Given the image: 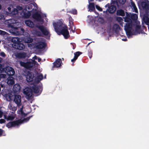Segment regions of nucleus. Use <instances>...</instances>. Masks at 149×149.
Masks as SVG:
<instances>
[{
	"instance_id": "nucleus-12",
	"label": "nucleus",
	"mask_w": 149,
	"mask_h": 149,
	"mask_svg": "<svg viewBox=\"0 0 149 149\" xmlns=\"http://www.w3.org/2000/svg\"><path fill=\"white\" fill-rule=\"evenodd\" d=\"M28 38H25L24 39H22V38H19L17 37H14L12 38L11 41L12 42L15 44L16 46L17 45V43L19 42H24L26 43L24 41L25 40L27 41V40L28 39Z\"/></svg>"
},
{
	"instance_id": "nucleus-52",
	"label": "nucleus",
	"mask_w": 149,
	"mask_h": 149,
	"mask_svg": "<svg viewBox=\"0 0 149 149\" xmlns=\"http://www.w3.org/2000/svg\"><path fill=\"white\" fill-rule=\"evenodd\" d=\"M148 29H149V25H148Z\"/></svg>"
},
{
	"instance_id": "nucleus-48",
	"label": "nucleus",
	"mask_w": 149,
	"mask_h": 149,
	"mask_svg": "<svg viewBox=\"0 0 149 149\" xmlns=\"http://www.w3.org/2000/svg\"><path fill=\"white\" fill-rule=\"evenodd\" d=\"M89 58H91L92 56V54L90 53L89 54Z\"/></svg>"
},
{
	"instance_id": "nucleus-43",
	"label": "nucleus",
	"mask_w": 149,
	"mask_h": 149,
	"mask_svg": "<svg viewBox=\"0 0 149 149\" xmlns=\"http://www.w3.org/2000/svg\"><path fill=\"white\" fill-rule=\"evenodd\" d=\"M0 55L3 57H5L6 56V54L3 52H1L0 53Z\"/></svg>"
},
{
	"instance_id": "nucleus-5",
	"label": "nucleus",
	"mask_w": 149,
	"mask_h": 149,
	"mask_svg": "<svg viewBox=\"0 0 149 149\" xmlns=\"http://www.w3.org/2000/svg\"><path fill=\"white\" fill-rule=\"evenodd\" d=\"M27 41L25 40L24 41L28 44V47L31 49L36 47L39 49H42L44 48L46 45L45 43L44 42H39L36 44H34L33 42V39L30 38H29Z\"/></svg>"
},
{
	"instance_id": "nucleus-51",
	"label": "nucleus",
	"mask_w": 149,
	"mask_h": 149,
	"mask_svg": "<svg viewBox=\"0 0 149 149\" xmlns=\"http://www.w3.org/2000/svg\"><path fill=\"white\" fill-rule=\"evenodd\" d=\"M1 8V5L0 4V9Z\"/></svg>"
},
{
	"instance_id": "nucleus-35",
	"label": "nucleus",
	"mask_w": 149,
	"mask_h": 149,
	"mask_svg": "<svg viewBox=\"0 0 149 149\" xmlns=\"http://www.w3.org/2000/svg\"><path fill=\"white\" fill-rule=\"evenodd\" d=\"M32 33L35 35L38 36H42V33L39 31H37L35 30H33L32 31Z\"/></svg>"
},
{
	"instance_id": "nucleus-9",
	"label": "nucleus",
	"mask_w": 149,
	"mask_h": 149,
	"mask_svg": "<svg viewBox=\"0 0 149 149\" xmlns=\"http://www.w3.org/2000/svg\"><path fill=\"white\" fill-rule=\"evenodd\" d=\"M5 72L8 75H13L15 73L14 69L10 67H7L5 69L0 68V73Z\"/></svg>"
},
{
	"instance_id": "nucleus-17",
	"label": "nucleus",
	"mask_w": 149,
	"mask_h": 149,
	"mask_svg": "<svg viewBox=\"0 0 149 149\" xmlns=\"http://www.w3.org/2000/svg\"><path fill=\"white\" fill-rule=\"evenodd\" d=\"M34 75L33 73L28 72L26 76V79L28 82H31L33 79Z\"/></svg>"
},
{
	"instance_id": "nucleus-32",
	"label": "nucleus",
	"mask_w": 149,
	"mask_h": 149,
	"mask_svg": "<svg viewBox=\"0 0 149 149\" xmlns=\"http://www.w3.org/2000/svg\"><path fill=\"white\" fill-rule=\"evenodd\" d=\"M43 79V75L41 74H39L38 76L36 79H35V81L36 82V83L39 82L40 80H42Z\"/></svg>"
},
{
	"instance_id": "nucleus-46",
	"label": "nucleus",
	"mask_w": 149,
	"mask_h": 149,
	"mask_svg": "<svg viewBox=\"0 0 149 149\" xmlns=\"http://www.w3.org/2000/svg\"><path fill=\"white\" fill-rule=\"evenodd\" d=\"M6 33L5 32L0 30V34L5 35H6Z\"/></svg>"
},
{
	"instance_id": "nucleus-19",
	"label": "nucleus",
	"mask_w": 149,
	"mask_h": 149,
	"mask_svg": "<svg viewBox=\"0 0 149 149\" xmlns=\"http://www.w3.org/2000/svg\"><path fill=\"white\" fill-rule=\"evenodd\" d=\"M61 61L60 59H58L54 63V68H58L61 65Z\"/></svg>"
},
{
	"instance_id": "nucleus-38",
	"label": "nucleus",
	"mask_w": 149,
	"mask_h": 149,
	"mask_svg": "<svg viewBox=\"0 0 149 149\" xmlns=\"http://www.w3.org/2000/svg\"><path fill=\"white\" fill-rule=\"evenodd\" d=\"M23 107L22 106V107L18 111L19 114H21L22 115H24L23 112L22 111Z\"/></svg>"
},
{
	"instance_id": "nucleus-24",
	"label": "nucleus",
	"mask_w": 149,
	"mask_h": 149,
	"mask_svg": "<svg viewBox=\"0 0 149 149\" xmlns=\"http://www.w3.org/2000/svg\"><path fill=\"white\" fill-rule=\"evenodd\" d=\"M7 84L10 85H13L14 83L13 78L11 77H10L8 78Z\"/></svg>"
},
{
	"instance_id": "nucleus-30",
	"label": "nucleus",
	"mask_w": 149,
	"mask_h": 149,
	"mask_svg": "<svg viewBox=\"0 0 149 149\" xmlns=\"http://www.w3.org/2000/svg\"><path fill=\"white\" fill-rule=\"evenodd\" d=\"M131 6L133 12L138 13L137 9L135 4L132 2H131Z\"/></svg>"
},
{
	"instance_id": "nucleus-28",
	"label": "nucleus",
	"mask_w": 149,
	"mask_h": 149,
	"mask_svg": "<svg viewBox=\"0 0 149 149\" xmlns=\"http://www.w3.org/2000/svg\"><path fill=\"white\" fill-rule=\"evenodd\" d=\"M20 90V87L18 84H15L13 86V90L15 92H18Z\"/></svg>"
},
{
	"instance_id": "nucleus-11",
	"label": "nucleus",
	"mask_w": 149,
	"mask_h": 149,
	"mask_svg": "<svg viewBox=\"0 0 149 149\" xmlns=\"http://www.w3.org/2000/svg\"><path fill=\"white\" fill-rule=\"evenodd\" d=\"M36 26L41 31L43 34L48 35L49 34V31L46 27L42 26H39L38 24H36Z\"/></svg>"
},
{
	"instance_id": "nucleus-2",
	"label": "nucleus",
	"mask_w": 149,
	"mask_h": 149,
	"mask_svg": "<svg viewBox=\"0 0 149 149\" xmlns=\"http://www.w3.org/2000/svg\"><path fill=\"white\" fill-rule=\"evenodd\" d=\"M126 16L124 17V21L127 23L125 26V29L128 37L130 38L132 35H136L139 33H143L141 29L140 26L139 25L136 26L135 31L132 29L131 19H137L138 18L137 15L135 14H129L127 13H126Z\"/></svg>"
},
{
	"instance_id": "nucleus-15",
	"label": "nucleus",
	"mask_w": 149,
	"mask_h": 149,
	"mask_svg": "<svg viewBox=\"0 0 149 149\" xmlns=\"http://www.w3.org/2000/svg\"><path fill=\"white\" fill-rule=\"evenodd\" d=\"M21 97L19 95H15L14 96V102L17 104L18 106H20L21 105Z\"/></svg>"
},
{
	"instance_id": "nucleus-6",
	"label": "nucleus",
	"mask_w": 149,
	"mask_h": 149,
	"mask_svg": "<svg viewBox=\"0 0 149 149\" xmlns=\"http://www.w3.org/2000/svg\"><path fill=\"white\" fill-rule=\"evenodd\" d=\"M33 59H30L26 63L20 61V64L21 66H23L26 68L29 69L32 67L34 65L37 64V62L35 60H37L38 62H40L41 61V59L39 58H38L36 56H35L33 58Z\"/></svg>"
},
{
	"instance_id": "nucleus-20",
	"label": "nucleus",
	"mask_w": 149,
	"mask_h": 149,
	"mask_svg": "<svg viewBox=\"0 0 149 149\" xmlns=\"http://www.w3.org/2000/svg\"><path fill=\"white\" fill-rule=\"evenodd\" d=\"M15 56L19 58H24L26 57V54L24 52L18 53L16 54Z\"/></svg>"
},
{
	"instance_id": "nucleus-16",
	"label": "nucleus",
	"mask_w": 149,
	"mask_h": 149,
	"mask_svg": "<svg viewBox=\"0 0 149 149\" xmlns=\"http://www.w3.org/2000/svg\"><path fill=\"white\" fill-rule=\"evenodd\" d=\"M31 87L34 93L38 94V95L40 93L42 90L41 86H38L35 85H32Z\"/></svg>"
},
{
	"instance_id": "nucleus-49",
	"label": "nucleus",
	"mask_w": 149,
	"mask_h": 149,
	"mask_svg": "<svg viewBox=\"0 0 149 149\" xmlns=\"http://www.w3.org/2000/svg\"><path fill=\"white\" fill-rule=\"evenodd\" d=\"M114 27H116L117 28H118V25H117V24H115L114 25Z\"/></svg>"
},
{
	"instance_id": "nucleus-47",
	"label": "nucleus",
	"mask_w": 149,
	"mask_h": 149,
	"mask_svg": "<svg viewBox=\"0 0 149 149\" xmlns=\"http://www.w3.org/2000/svg\"><path fill=\"white\" fill-rule=\"evenodd\" d=\"M4 19V16L1 14H0V19Z\"/></svg>"
},
{
	"instance_id": "nucleus-29",
	"label": "nucleus",
	"mask_w": 149,
	"mask_h": 149,
	"mask_svg": "<svg viewBox=\"0 0 149 149\" xmlns=\"http://www.w3.org/2000/svg\"><path fill=\"white\" fill-rule=\"evenodd\" d=\"M16 46H17V49L20 50L23 49L25 48V46L21 42L17 43Z\"/></svg>"
},
{
	"instance_id": "nucleus-53",
	"label": "nucleus",
	"mask_w": 149,
	"mask_h": 149,
	"mask_svg": "<svg viewBox=\"0 0 149 149\" xmlns=\"http://www.w3.org/2000/svg\"><path fill=\"white\" fill-rule=\"evenodd\" d=\"M74 49V47H73V49Z\"/></svg>"
},
{
	"instance_id": "nucleus-8",
	"label": "nucleus",
	"mask_w": 149,
	"mask_h": 149,
	"mask_svg": "<svg viewBox=\"0 0 149 149\" xmlns=\"http://www.w3.org/2000/svg\"><path fill=\"white\" fill-rule=\"evenodd\" d=\"M44 17H46V15L42 14L41 13H36L33 15V17L41 24H43V18Z\"/></svg>"
},
{
	"instance_id": "nucleus-36",
	"label": "nucleus",
	"mask_w": 149,
	"mask_h": 149,
	"mask_svg": "<svg viewBox=\"0 0 149 149\" xmlns=\"http://www.w3.org/2000/svg\"><path fill=\"white\" fill-rule=\"evenodd\" d=\"M117 20L120 23V25H122V22L123 21L122 18L120 17H118L117 18Z\"/></svg>"
},
{
	"instance_id": "nucleus-22",
	"label": "nucleus",
	"mask_w": 149,
	"mask_h": 149,
	"mask_svg": "<svg viewBox=\"0 0 149 149\" xmlns=\"http://www.w3.org/2000/svg\"><path fill=\"white\" fill-rule=\"evenodd\" d=\"M25 23L26 25L30 27L33 28L34 25L33 22L29 20H26L25 21Z\"/></svg>"
},
{
	"instance_id": "nucleus-7",
	"label": "nucleus",
	"mask_w": 149,
	"mask_h": 149,
	"mask_svg": "<svg viewBox=\"0 0 149 149\" xmlns=\"http://www.w3.org/2000/svg\"><path fill=\"white\" fill-rule=\"evenodd\" d=\"M29 118H28L22 120H19L15 121L9 122L6 124V126L8 128L12 127L18 126L21 123L26 122L29 120Z\"/></svg>"
},
{
	"instance_id": "nucleus-40",
	"label": "nucleus",
	"mask_w": 149,
	"mask_h": 149,
	"mask_svg": "<svg viewBox=\"0 0 149 149\" xmlns=\"http://www.w3.org/2000/svg\"><path fill=\"white\" fill-rule=\"evenodd\" d=\"M3 113L2 111V110L1 109V108L0 107V118L2 117Z\"/></svg>"
},
{
	"instance_id": "nucleus-50",
	"label": "nucleus",
	"mask_w": 149,
	"mask_h": 149,
	"mask_svg": "<svg viewBox=\"0 0 149 149\" xmlns=\"http://www.w3.org/2000/svg\"><path fill=\"white\" fill-rule=\"evenodd\" d=\"M122 40L123 41H126L127 40V39H122Z\"/></svg>"
},
{
	"instance_id": "nucleus-33",
	"label": "nucleus",
	"mask_w": 149,
	"mask_h": 149,
	"mask_svg": "<svg viewBox=\"0 0 149 149\" xmlns=\"http://www.w3.org/2000/svg\"><path fill=\"white\" fill-rule=\"evenodd\" d=\"M117 14L118 15L124 16L125 15L124 11L121 9L118 10L117 11Z\"/></svg>"
},
{
	"instance_id": "nucleus-21",
	"label": "nucleus",
	"mask_w": 149,
	"mask_h": 149,
	"mask_svg": "<svg viewBox=\"0 0 149 149\" xmlns=\"http://www.w3.org/2000/svg\"><path fill=\"white\" fill-rule=\"evenodd\" d=\"M114 4H111V6L109 8L108 11L111 13H114L116 10V7Z\"/></svg>"
},
{
	"instance_id": "nucleus-54",
	"label": "nucleus",
	"mask_w": 149,
	"mask_h": 149,
	"mask_svg": "<svg viewBox=\"0 0 149 149\" xmlns=\"http://www.w3.org/2000/svg\"><path fill=\"white\" fill-rule=\"evenodd\" d=\"M1 41L0 40V43H1Z\"/></svg>"
},
{
	"instance_id": "nucleus-37",
	"label": "nucleus",
	"mask_w": 149,
	"mask_h": 149,
	"mask_svg": "<svg viewBox=\"0 0 149 149\" xmlns=\"http://www.w3.org/2000/svg\"><path fill=\"white\" fill-rule=\"evenodd\" d=\"M6 134L3 130L0 129V136H5Z\"/></svg>"
},
{
	"instance_id": "nucleus-13",
	"label": "nucleus",
	"mask_w": 149,
	"mask_h": 149,
	"mask_svg": "<svg viewBox=\"0 0 149 149\" xmlns=\"http://www.w3.org/2000/svg\"><path fill=\"white\" fill-rule=\"evenodd\" d=\"M4 96L6 97L7 100L10 101L11 100L13 96V93L11 91H7L6 92Z\"/></svg>"
},
{
	"instance_id": "nucleus-27",
	"label": "nucleus",
	"mask_w": 149,
	"mask_h": 149,
	"mask_svg": "<svg viewBox=\"0 0 149 149\" xmlns=\"http://www.w3.org/2000/svg\"><path fill=\"white\" fill-rule=\"evenodd\" d=\"M117 1L122 4H123L125 2L126 0H111V4H114Z\"/></svg>"
},
{
	"instance_id": "nucleus-31",
	"label": "nucleus",
	"mask_w": 149,
	"mask_h": 149,
	"mask_svg": "<svg viewBox=\"0 0 149 149\" xmlns=\"http://www.w3.org/2000/svg\"><path fill=\"white\" fill-rule=\"evenodd\" d=\"M88 7L89 9L88 11L90 12L93 11L95 9L94 5L93 3H90Z\"/></svg>"
},
{
	"instance_id": "nucleus-34",
	"label": "nucleus",
	"mask_w": 149,
	"mask_h": 149,
	"mask_svg": "<svg viewBox=\"0 0 149 149\" xmlns=\"http://www.w3.org/2000/svg\"><path fill=\"white\" fill-rule=\"evenodd\" d=\"M97 22H98L100 23H102L103 22V19L102 18L96 17L95 18V24H97Z\"/></svg>"
},
{
	"instance_id": "nucleus-44",
	"label": "nucleus",
	"mask_w": 149,
	"mask_h": 149,
	"mask_svg": "<svg viewBox=\"0 0 149 149\" xmlns=\"http://www.w3.org/2000/svg\"><path fill=\"white\" fill-rule=\"evenodd\" d=\"M146 1L147 7V8L149 10V1L148 0L145 1Z\"/></svg>"
},
{
	"instance_id": "nucleus-4",
	"label": "nucleus",
	"mask_w": 149,
	"mask_h": 149,
	"mask_svg": "<svg viewBox=\"0 0 149 149\" xmlns=\"http://www.w3.org/2000/svg\"><path fill=\"white\" fill-rule=\"evenodd\" d=\"M10 23L12 28L10 31L11 33L16 35H21L23 33L24 30L19 27V23L13 19L10 21Z\"/></svg>"
},
{
	"instance_id": "nucleus-18",
	"label": "nucleus",
	"mask_w": 149,
	"mask_h": 149,
	"mask_svg": "<svg viewBox=\"0 0 149 149\" xmlns=\"http://www.w3.org/2000/svg\"><path fill=\"white\" fill-rule=\"evenodd\" d=\"M15 114L14 113L9 115H6L5 114H4V118L8 120H13L15 118Z\"/></svg>"
},
{
	"instance_id": "nucleus-14",
	"label": "nucleus",
	"mask_w": 149,
	"mask_h": 149,
	"mask_svg": "<svg viewBox=\"0 0 149 149\" xmlns=\"http://www.w3.org/2000/svg\"><path fill=\"white\" fill-rule=\"evenodd\" d=\"M141 16L142 17L143 19L145 24L148 25H149V15L148 13L146 12L144 15L141 14Z\"/></svg>"
},
{
	"instance_id": "nucleus-3",
	"label": "nucleus",
	"mask_w": 149,
	"mask_h": 149,
	"mask_svg": "<svg viewBox=\"0 0 149 149\" xmlns=\"http://www.w3.org/2000/svg\"><path fill=\"white\" fill-rule=\"evenodd\" d=\"M53 25L55 31L58 35H63L65 38H67L70 36L67 26L62 24V22L58 21L54 22Z\"/></svg>"
},
{
	"instance_id": "nucleus-26",
	"label": "nucleus",
	"mask_w": 149,
	"mask_h": 149,
	"mask_svg": "<svg viewBox=\"0 0 149 149\" xmlns=\"http://www.w3.org/2000/svg\"><path fill=\"white\" fill-rule=\"evenodd\" d=\"M81 54V52H77L74 53V58L71 60V61L73 62L75 61L77 59L78 57Z\"/></svg>"
},
{
	"instance_id": "nucleus-1",
	"label": "nucleus",
	"mask_w": 149,
	"mask_h": 149,
	"mask_svg": "<svg viewBox=\"0 0 149 149\" xmlns=\"http://www.w3.org/2000/svg\"><path fill=\"white\" fill-rule=\"evenodd\" d=\"M33 10H36L37 9V5L35 3H31L28 5L26 7L24 8L20 6H17V8H13V6L11 5L7 8L8 11L7 12V14L9 15H13L19 13V12L20 15H18L21 17L26 18H29L31 15V11H30L33 7Z\"/></svg>"
},
{
	"instance_id": "nucleus-45",
	"label": "nucleus",
	"mask_w": 149,
	"mask_h": 149,
	"mask_svg": "<svg viewBox=\"0 0 149 149\" xmlns=\"http://www.w3.org/2000/svg\"><path fill=\"white\" fill-rule=\"evenodd\" d=\"M96 8L99 10L100 11H102V9L99 6H98L97 5L96 6Z\"/></svg>"
},
{
	"instance_id": "nucleus-39",
	"label": "nucleus",
	"mask_w": 149,
	"mask_h": 149,
	"mask_svg": "<svg viewBox=\"0 0 149 149\" xmlns=\"http://www.w3.org/2000/svg\"><path fill=\"white\" fill-rule=\"evenodd\" d=\"M71 13L73 14H76L77 13V10L74 9H72L71 10Z\"/></svg>"
},
{
	"instance_id": "nucleus-41",
	"label": "nucleus",
	"mask_w": 149,
	"mask_h": 149,
	"mask_svg": "<svg viewBox=\"0 0 149 149\" xmlns=\"http://www.w3.org/2000/svg\"><path fill=\"white\" fill-rule=\"evenodd\" d=\"M6 76V74H0V79L1 78H4Z\"/></svg>"
},
{
	"instance_id": "nucleus-25",
	"label": "nucleus",
	"mask_w": 149,
	"mask_h": 149,
	"mask_svg": "<svg viewBox=\"0 0 149 149\" xmlns=\"http://www.w3.org/2000/svg\"><path fill=\"white\" fill-rule=\"evenodd\" d=\"M81 54V52H77L74 53V58L71 60V61L73 62L75 61L77 59L78 57Z\"/></svg>"
},
{
	"instance_id": "nucleus-23",
	"label": "nucleus",
	"mask_w": 149,
	"mask_h": 149,
	"mask_svg": "<svg viewBox=\"0 0 149 149\" xmlns=\"http://www.w3.org/2000/svg\"><path fill=\"white\" fill-rule=\"evenodd\" d=\"M8 108L12 111H15L17 110V107L14 106L13 104L10 103L8 106Z\"/></svg>"
},
{
	"instance_id": "nucleus-42",
	"label": "nucleus",
	"mask_w": 149,
	"mask_h": 149,
	"mask_svg": "<svg viewBox=\"0 0 149 149\" xmlns=\"http://www.w3.org/2000/svg\"><path fill=\"white\" fill-rule=\"evenodd\" d=\"M6 122V121L4 119H0V124H2Z\"/></svg>"
},
{
	"instance_id": "nucleus-10",
	"label": "nucleus",
	"mask_w": 149,
	"mask_h": 149,
	"mask_svg": "<svg viewBox=\"0 0 149 149\" xmlns=\"http://www.w3.org/2000/svg\"><path fill=\"white\" fill-rule=\"evenodd\" d=\"M32 91L31 89L29 87L26 88L24 89L23 93L27 99H29L32 96Z\"/></svg>"
}]
</instances>
